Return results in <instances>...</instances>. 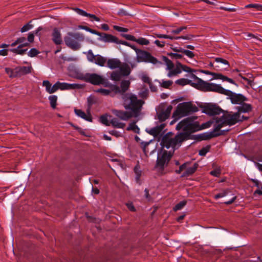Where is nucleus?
Segmentation results:
<instances>
[{
    "mask_svg": "<svg viewBox=\"0 0 262 262\" xmlns=\"http://www.w3.org/2000/svg\"><path fill=\"white\" fill-rule=\"evenodd\" d=\"M190 77L193 81L182 78L177 80L175 83L181 86L189 84L193 88L204 92L212 91L224 95H228L230 93V91L225 89L220 84L204 81L194 74H191Z\"/></svg>",
    "mask_w": 262,
    "mask_h": 262,
    "instance_id": "f257e3e1",
    "label": "nucleus"
},
{
    "mask_svg": "<svg viewBox=\"0 0 262 262\" xmlns=\"http://www.w3.org/2000/svg\"><path fill=\"white\" fill-rule=\"evenodd\" d=\"M197 117H188L180 122L176 126V129L183 130V133H186L188 135V137L191 133H194L202 129L210 127V123L207 122L200 125L199 122L195 120Z\"/></svg>",
    "mask_w": 262,
    "mask_h": 262,
    "instance_id": "f03ea898",
    "label": "nucleus"
},
{
    "mask_svg": "<svg viewBox=\"0 0 262 262\" xmlns=\"http://www.w3.org/2000/svg\"><path fill=\"white\" fill-rule=\"evenodd\" d=\"M188 139V135L186 133H181L173 137L172 134L168 133L163 137L161 145L163 148H172L174 150L179 148L182 142Z\"/></svg>",
    "mask_w": 262,
    "mask_h": 262,
    "instance_id": "7ed1b4c3",
    "label": "nucleus"
},
{
    "mask_svg": "<svg viewBox=\"0 0 262 262\" xmlns=\"http://www.w3.org/2000/svg\"><path fill=\"white\" fill-rule=\"evenodd\" d=\"M123 105L126 110H130L134 117H136L140 114L144 102L137 98V97L132 93H126L122 97Z\"/></svg>",
    "mask_w": 262,
    "mask_h": 262,
    "instance_id": "20e7f679",
    "label": "nucleus"
},
{
    "mask_svg": "<svg viewBox=\"0 0 262 262\" xmlns=\"http://www.w3.org/2000/svg\"><path fill=\"white\" fill-rule=\"evenodd\" d=\"M198 111V107L192 102H184L177 105L176 110L173 113L172 117L176 119H180Z\"/></svg>",
    "mask_w": 262,
    "mask_h": 262,
    "instance_id": "39448f33",
    "label": "nucleus"
},
{
    "mask_svg": "<svg viewBox=\"0 0 262 262\" xmlns=\"http://www.w3.org/2000/svg\"><path fill=\"white\" fill-rule=\"evenodd\" d=\"M247 119L248 117L241 116L239 113L229 112L224 114L221 120L217 121L216 123L222 124L223 127L225 125H233Z\"/></svg>",
    "mask_w": 262,
    "mask_h": 262,
    "instance_id": "423d86ee",
    "label": "nucleus"
},
{
    "mask_svg": "<svg viewBox=\"0 0 262 262\" xmlns=\"http://www.w3.org/2000/svg\"><path fill=\"white\" fill-rule=\"evenodd\" d=\"M83 39V35L81 33L69 32L67 36L64 37V40L68 47L74 50H77L80 48L79 41H82Z\"/></svg>",
    "mask_w": 262,
    "mask_h": 262,
    "instance_id": "0eeeda50",
    "label": "nucleus"
},
{
    "mask_svg": "<svg viewBox=\"0 0 262 262\" xmlns=\"http://www.w3.org/2000/svg\"><path fill=\"white\" fill-rule=\"evenodd\" d=\"M166 63V71L167 72V76L169 78H172L178 76L181 73V63L177 62L174 64L170 59L166 57H163Z\"/></svg>",
    "mask_w": 262,
    "mask_h": 262,
    "instance_id": "6e6552de",
    "label": "nucleus"
},
{
    "mask_svg": "<svg viewBox=\"0 0 262 262\" xmlns=\"http://www.w3.org/2000/svg\"><path fill=\"white\" fill-rule=\"evenodd\" d=\"M76 78L78 79L90 82L94 85L104 84L105 82V79L102 76L95 73L80 74L77 75Z\"/></svg>",
    "mask_w": 262,
    "mask_h": 262,
    "instance_id": "1a4fd4ad",
    "label": "nucleus"
},
{
    "mask_svg": "<svg viewBox=\"0 0 262 262\" xmlns=\"http://www.w3.org/2000/svg\"><path fill=\"white\" fill-rule=\"evenodd\" d=\"M136 61L137 62H149L154 64L161 63L150 53L141 50L136 51Z\"/></svg>",
    "mask_w": 262,
    "mask_h": 262,
    "instance_id": "9d476101",
    "label": "nucleus"
},
{
    "mask_svg": "<svg viewBox=\"0 0 262 262\" xmlns=\"http://www.w3.org/2000/svg\"><path fill=\"white\" fill-rule=\"evenodd\" d=\"M172 155L167 151H164L158 154L157 160L156 168L159 171H162L170 161Z\"/></svg>",
    "mask_w": 262,
    "mask_h": 262,
    "instance_id": "9b49d317",
    "label": "nucleus"
},
{
    "mask_svg": "<svg viewBox=\"0 0 262 262\" xmlns=\"http://www.w3.org/2000/svg\"><path fill=\"white\" fill-rule=\"evenodd\" d=\"M222 127V124L220 123H215L214 129L209 133H206L202 135V140H209L212 138L219 136L224 134V130H221Z\"/></svg>",
    "mask_w": 262,
    "mask_h": 262,
    "instance_id": "f8f14e48",
    "label": "nucleus"
},
{
    "mask_svg": "<svg viewBox=\"0 0 262 262\" xmlns=\"http://www.w3.org/2000/svg\"><path fill=\"white\" fill-rule=\"evenodd\" d=\"M136 67L137 63L135 62H121L119 69L122 76H127L130 74L132 70Z\"/></svg>",
    "mask_w": 262,
    "mask_h": 262,
    "instance_id": "ddd939ff",
    "label": "nucleus"
},
{
    "mask_svg": "<svg viewBox=\"0 0 262 262\" xmlns=\"http://www.w3.org/2000/svg\"><path fill=\"white\" fill-rule=\"evenodd\" d=\"M222 111L220 107L212 104H207L203 107V112L210 116L219 115Z\"/></svg>",
    "mask_w": 262,
    "mask_h": 262,
    "instance_id": "4468645a",
    "label": "nucleus"
},
{
    "mask_svg": "<svg viewBox=\"0 0 262 262\" xmlns=\"http://www.w3.org/2000/svg\"><path fill=\"white\" fill-rule=\"evenodd\" d=\"M101 40L105 42H113L116 44H122L124 45H128V42L126 41H121L118 38L113 36V35L106 34V33H101Z\"/></svg>",
    "mask_w": 262,
    "mask_h": 262,
    "instance_id": "2eb2a0df",
    "label": "nucleus"
},
{
    "mask_svg": "<svg viewBox=\"0 0 262 262\" xmlns=\"http://www.w3.org/2000/svg\"><path fill=\"white\" fill-rule=\"evenodd\" d=\"M57 91L58 90L61 91L71 90L79 89L81 88V85L77 83H68L67 82H56Z\"/></svg>",
    "mask_w": 262,
    "mask_h": 262,
    "instance_id": "dca6fc26",
    "label": "nucleus"
},
{
    "mask_svg": "<svg viewBox=\"0 0 262 262\" xmlns=\"http://www.w3.org/2000/svg\"><path fill=\"white\" fill-rule=\"evenodd\" d=\"M52 40L53 42L56 45H61L62 43V38L60 29L55 27L52 32Z\"/></svg>",
    "mask_w": 262,
    "mask_h": 262,
    "instance_id": "f3484780",
    "label": "nucleus"
},
{
    "mask_svg": "<svg viewBox=\"0 0 262 262\" xmlns=\"http://www.w3.org/2000/svg\"><path fill=\"white\" fill-rule=\"evenodd\" d=\"M112 112L115 116L123 120L126 121L131 117H134V114H133L132 112L113 110Z\"/></svg>",
    "mask_w": 262,
    "mask_h": 262,
    "instance_id": "a211bd4d",
    "label": "nucleus"
},
{
    "mask_svg": "<svg viewBox=\"0 0 262 262\" xmlns=\"http://www.w3.org/2000/svg\"><path fill=\"white\" fill-rule=\"evenodd\" d=\"M74 10L79 15L85 16V17H89L91 21L95 20L96 21H100V19L99 17H97L95 15L93 14L88 13L85 11L80 9L79 8H74Z\"/></svg>",
    "mask_w": 262,
    "mask_h": 262,
    "instance_id": "6ab92c4d",
    "label": "nucleus"
},
{
    "mask_svg": "<svg viewBox=\"0 0 262 262\" xmlns=\"http://www.w3.org/2000/svg\"><path fill=\"white\" fill-rule=\"evenodd\" d=\"M42 86L45 88L46 91L49 94H53L57 91L56 82L52 85L49 80H43Z\"/></svg>",
    "mask_w": 262,
    "mask_h": 262,
    "instance_id": "aec40b11",
    "label": "nucleus"
},
{
    "mask_svg": "<svg viewBox=\"0 0 262 262\" xmlns=\"http://www.w3.org/2000/svg\"><path fill=\"white\" fill-rule=\"evenodd\" d=\"M172 107L171 105L168 106L166 108L158 114V119L161 121H165L170 116Z\"/></svg>",
    "mask_w": 262,
    "mask_h": 262,
    "instance_id": "412c9836",
    "label": "nucleus"
},
{
    "mask_svg": "<svg viewBox=\"0 0 262 262\" xmlns=\"http://www.w3.org/2000/svg\"><path fill=\"white\" fill-rule=\"evenodd\" d=\"M155 35L159 38H165V39H169L170 40L174 39H188V37L185 36H176L172 35L169 34H161L160 33H155Z\"/></svg>",
    "mask_w": 262,
    "mask_h": 262,
    "instance_id": "4be33fe9",
    "label": "nucleus"
},
{
    "mask_svg": "<svg viewBox=\"0 0 262 262\" xmlns=\"http://www.w3.org/2000/svg\"><path fill=\"white\" fill-rule=\"evenodd\" d=\"M213 79H221L223 81H228V82H229L231 84H236L235 82L232 79L228 78V77L223 75L221 73H217L213 72V74H212V78H211V80H213Z\"/></svg>",
    "mask_w": 262,
    "mask_h": 262,
    "instance_id": "5701e85b",
    "label": "nucleus"
},
{
    "mask_svg": "<svg viewBox=\"0 0 262 262\" xmlns=\"http://www.w3.org/2000/svg\"><path fill=\"white\" fill-rule=\"evenodd\" d=\"M121 61L117 58H111L107 60V66L111 69L119 68Z\"/></svg>",
    "mask_w": 262,
    "mask_h": 262,
    "instance_id": "b1692460",
    "label": "nucleus"
},
{
    "mask_svg": "<svg viewBox=\"0 0 262 262\" xmlns=\"http://www.w3.org/2000/svg\"><path fill=\"white\" fill-rule=\"evenodd\" d=\"M74 112L75 114L79 117L86 120L88 121L92 122V118L90 113L85 114L83 111L81 110L75 109Z\"/></svg>",
    "mask_w": 262,
    "mask_h": 262,
    "instance_id": "393cba45",
    "label": "nucleus"
},
{
    "mask_svg": "<svg viewBox=\"0 0 262 262\" xmlns=\"http://www.w3.org/2000/svg\"><path fill=\"white\" fill-rule=\"evenodd\" d=\"M18 76L20 77L22 75H24L31 72L32 67L31 66L28 67H16Z\"/></svg>",
    "mask_w": 262,
    "mask_h": 262,
    "instance_id": "a878e982",
    "label": "nucleus"
},
{
    "mask_svg": "<svg viewBox=\"0 0 262 262\" xmlns=\"http://www.w3.org/2000/svg\"><path fill=\"white\" fill-rule=\"evenodd\" d=\"M245 100L244 96L241 94H235L231 97V101L233 104H241Z\"/></svg>",
    "mask_w": 262,
    "mask_h": 262,
    "instance_id": "bb28decb",
    "label": "nucleus"
},
{
    "mask_svg": "<svg viewBox=\"0 0 262 262\" xmlns=\"http://www.w3.org/2000/svg\"><path fill=\"white\" fill-rule=\"evenodd\" d=\"M198 166L196 163H195L192 167H188L187 165L186 168L184 169L185 171L183 173L182 177H187L192 174L196 171Z\"/></svg>",
    "mask_w": 262,
    "mask_h": 262,
    "instance_id": "cd10ccee",
    "label": "nucleus"
},
{
    "mask_svg": "<svg viewBox=\"0 0 262 262\" xmlns=\"http://www.w3.org/2000/svg\"><path fill=\"white\" fill-rule=\"evenodd\" d=\"M214 60L217 64L220 65V64H223L226 67L224 68H221L220 67V69H223V71L228 70V68L230 67V64H229V62L227 60H226L224 58H220V57H216L215 58Z\"/></svg>",
    "mask_w": 262,
    "mask_h": 262,
    "instance_id": "c85d7f7f",
    "label": "nucleus"
},
{
    "mask_svg": "<svg viewBox=\"0 0 262 262\" xmlns=\"http://www.w3.org/2000/svg\"><path fill=\"white\" fill-rule=\"evenodd\" d=\"M252 106L249 104L243 103L241 106L237 107L238 112L237 113L241 114V113H248L251 111Z\"/></svg>",
    "mask_w": 262,
    "mask_h": 262,
    "instance_id": "c756f323",
    "label": "nucleus"
},
{
    "mask_svg": "<svg viewBox=\"0 0 262 262\" xmlns=\"http://www.w3.org/2000/svg\"><path fill=\"white\" fill-rule=\"evenodd\" d=\"M28 46H29V42L24 43L19 45L17 48L11 49V51L14 53L23 55L27 50V49H22L21 48Z\"/></svg>",
    "mask_w": 262,
    "mask_h": 262,
    "instance_id": "7c9ffc66",
    "label": "nucleus"
},
{
    "mask_svg": "<svg viewBox=\"0 0 262 262\" xmlns=\"http://www.w3.org/2000/svg\"><path fill=\"white\" fill-rule=\"evenodd\" d=\"M94 62L99 66L103 67L107 62V59L106 58L98 54L96 55L95 60Z\"/></svg>",
    "mask_w": 262,
    "mask_h": 262,
    "instance_id": "2f4dec72",
    "label": "nucleus"
},
{
    "mask_svg": "<svg viewBox=\"0 0 262 262\" xmlns=\"http://www.w3.org/2000/svg\"><path fill=\"white\" fill-rule=\"evenodd\" d=\"M111 124L115 128H124L125 126L124 123L120 122L117 118H113L110 121Z\"/></svg>",
    "mask_w": 262,
    "mask_h": 262,
    "instance_id": "473e14b6",
    "label": "nucleus"
},
{
    "mask_svg": "<svg viewBox=\"0 0 262 262\" xmlns=\"http://www.w3.org/2000/svg\"><path fill=\"white\" fill-rule=\"evenodd\" d=\"M5 71L6 73L9 75V76L11 78L19 77L16 68L13 69L9 68H6L5 69Z\"/></svg>",
    "mask_w": 262,
    "mask_h": 262,
    "instance_id": "72a5a7b5",
    "label": "nucleus"
},
{
    "mask_svg": "<svg viewBox=\"0 0 262 262\" xmlns=\"http://www.w3.org/2000/svg\"><path fill=\"white\" fill-rule=\"evenodd\" d=\"M130 82L129 80H122L120 84V89L122 93L125 92L129 88Z\"/></svg>",
    "mask_w": 262,
    "mask_h": 262,
    "instance_id": "f704fd0d",
    "label": "nucleus"
},
{
    "mask_svg": "<svg viewBox=\"0 0 262 262\" xmlns=\"http://www.w3.org/2000/svg\"><path fill=\"white\" fill-rule=\"evenodd\" d=\"M122 76L120 72L114 71L111 73L110 78L113 81H118L121 79Z\"/></svg>",
    "mask_w": 262,
    "mask_h": 262,
    "instance_id": "c9c22d12",
    "label": "nucleus"
},
{
    "mask_svg": "<svg viewBox=\"0 0 262 262\" xmlns=\"http://www.w3.org/2000/svg\"><path fill=\"white\" fill-rule=\"evenodd\" d=\"M126 129L127 130H132L135 133H139L140 131V129L136 124L135 122L130 123Z\"/></svg>",
    "mask_w": 262,
    "mask_h": 262,
    "instance_id": "e433bc0d",
    "label": "nucleus"
},
{
    "mask_svg": "<svg viewBox=\"0 0 262 262\" xmlns=\"http://www.w3.org/2000/svg\"><path fill=\"white\" fill-rule=\"evenodd\" d=\"M51 106L53 108H55L57 104V97L56 95H51L49 97Z\"/></svg>",
    "mask_w": 262,
    "mask_h": 262,
    "instance_id": "4c0bfd02",
    "label": "nucleus"
},
{
    "mask_svg": "<svg viewBox=\"0 0 262 262\" xmlns=\"http://www.w3.org/2000/svg\"><path fill=\"white\" fill-rule=\"evenodd\" d=\"M181 72H182V71H183L186 72L190 73L191 75L194 74L193 73L195 72V71H196L195 70L190 68L188 66H186V65H183L182 63H181Z\"/></svg>",
    "mask_w": 262,
    "mask_h": 262,
    "instance_id": "58836bf2",
    "label": "nucleus"
},
{
    "mask_svg": "<svg viewBox=\"0 0 262 262\" xmlns=\"http://www.w3.org/2000/svg\"><path fill=\"white\" fill-rule=\"evenodd\" d=\"M172 84V81H171V80H162L160 82V86H162V88H166V89H167L170 86H171Z\"/></svg>",
    "mask_w": 262,
    "mask_h": 262,
    "instance_id": "ea45409f",
    "label": "nucleus"
},
{
    "mask_svg": "<svg viewBox=\"0 0 262 262\" xmlns=\"http://www.w3.org/2000/svg\"><path fill=\"white\" fill-rule=\"evenodd\" d=\"M136 42L141 45H148L149 43V41L143 37H140L136 38Z\"/></svg>",
    "mask_w": 262,
    "mask_h": 262,
    "instance_id": "a19ab883",
    "label": "nucleus"
},
{
    "mask_svg": "<svg viewBox=\"0 0 262 262\" xmlns=\"http://www.w3.org/2000/svg\"><path fill=\"white\" fill-rule=\"evenodd\" d=\"M187 29L186 27H181L176 29H172L169 31V32L171 33V35L175 36L174 35H177L180 34L183 30Z\"/></svg>",
    "mask_w": 262,
    "mask_h": 262,
    "instance_id": "79ce46f5",
    "label": "nucleus"
},
{
    "mask_svg": "<svg viewBox=\"0 0 262 262\" xmlns=\"http://www.w3.org/2000/svg\"><path fill=\"white\" fill-rule=\"evenodd\" d=\"M96 92L100 93L104 96H107L111 95V91L104 89H99L95 91Z\"/></svg>",
    "mask_w": 262,
    "mask_h": 262,
    "instance_id": "37998d69",
    "label": "nucleus"
},
{
    "mask_svg": "<svg viewBox=\"0 0 262 262\" xmlns=\"http://www.w3.org/2000/svg\"><path fill=\"white\" fill-rule=\"evenodd\" d=\"M79 28L81 29H84V30H86V31H88L93 34H95V35H97L98 36L101 35L100 33L97 32V31H96L95 30L92 29L86 26H79Z\"/></svg>",
    "mask_w": 262,
    "mask_h": 262,
    "instance_id": "c03bdc74",
    "label": "nucleus"
},
{
    "mask_svg": "<svg viewBox=\"0 0 262 262\" xmlns=\"http://www.w3.org/2000/svg\"><path fill=\"white\" fill-rule=\"evenodd\" d=\"M181 53H169L168 55L172 59H180L183 57V55L180 54Z\"/></svg>",
    "mask_w": 262,
    "mask_h": 262,
    "instance_id": "a18cd8bd",
    "label": "nucleus"
},
{
    "mask_svg": "<svg viewBox=\"0 0 262 262\" xmlns=\"http://www.w3.org/2000/svg\"><path fill=\"white\" fill-rule=\"evenodd\" d=\"M96 58V55H94L92 50H89L87 54L88 60L92 62H94Z\"/></svg>",
    "mask_w": 262,
    "mask_h": 262,
    "instance_id": "49530a36",
    "label": "nucleus"
},
{
    "mask_svg": "<svg viewBox=\"0 0 262 262\" xmlns=\"http://www.w3.org/2000/svg\"><path fill=\"white\" fill-rule=\"evenodd\" d=\"M186 202L183 201L177 204L173 208V210L174 211H178L182 209V208L186 205Z\"/></svg>",
    "mask_w": 262,
    "mask_h": 262,
    "instance_id": "de8ad7c7",
    "label": "nucleus"
},
{
    "mask_svg": "<svg viewBox=\"0 0 262 262\" xmlns=\"http://www.w3.org/2000/svg\"><path fill=\"white\" fill-rule=\"evenodd\" d=\"M100 120L102 124H103L106 126H109L111 124L110 122H109L108 120L107 115H103V116H101V117L100 118Z\"/></svg>",
    "mask_w": 262,
    "mask_h": 262,
    "instance_id": "09e8293b",
    "label": "nucleus"
},
{
    "mask_svg": "<svg viewBox=\"0 0 262 262\" xmlns=\"http://www.w3.org/2000/svg\"><path fill=\"white\" fill-rule=\"evenodd\" d=\"M39 53V52L38 50H37L35 48H32L28 52V55L29 56L31 57H33L36 56Z\"/></svg>",
    "mask_w": 262,
    "mask_h": 262,
    "instance_id": "8fccbe9b",
    "label": "nucleus"
},
{
    "mask_svg": "<svg viewBox=\"0 0 262 262\" xmlns=\"http://www.w3.org/2000/svg\"><path fill=\"white\" fill-rule=\"evenodd\" d=\"M182 53H184L185 55H186L187 57L190 58H192L194 56V53L189 50H185L183 48Z\"/></svg>",
    "mask_w": 262,
    "mask_h": 262,
    "instance_id": "3c124183",
    "label": "nucleus"
},
{
    "mask_svg": "<svg viewBox=\"0 0 262 262\" xmlns=\"http://www.w3.org/2000/svg\"><path fill=\"white\" fill-rule=\"evenodd\" d=\"M33 28V25L30 24V23H28L26 25H25L21 28V30H20V31L21 32H26L29 30H30L31 29H32Z\"/></svg>",
    "mask_w": 262,
    "mask_h": 262,
    "instance_id": "603ef678",
    "label": "nucleus"
},
{
    "mask_svg": "<svg viewBox=\"0 0 262 262\" xmlns=\"http://www.w3.org/2000/svg\"><path fill=\"white\" fill-rule=\"evenodd\" d=\"M111 92H114L115 94L122 93L121 89L116 85H112L111 86Z\"/></svg>",
    "mask_w": 262,
    "mask_h": 262,
    "instance_id": "864d4df0",
    "label": "nucleus"
},
{
    "mask_svg": "<svg viewBox=\"0 0 262 262\" xmlns=\"http://www.w3.org/2000/svg\"><path fill=\"white\" fill-rule=\"evenodd\" d=\"M113 28L116 31L120 32H127L128 31V29L127 28H123L118 26H114Z\"/></svg>",
    "mask_w": 262,
    "mask_h": 262,
    "instance_id": "5fc2aeb1",
    "label": "nucleus"
},
{
    "mask_svg": "<svg viewBox=\"0 0 262 262\" xmlns=\"http://www.w3.org/2000/svg\"><path fill=\"white\" fill-rule=\"evenodd\" d=\"M208 66L212 68L213 70L217 71H222L223 69H220V65L215 64L214 65L213 63L210 62Z\"/></svg>",
    "mask_w": 262,
    "mask_h": 262,
    "instance_id": "6e6d98bb",
    "label": "nucleus"
},
{
    "mask_svg": "<svg viewBox=\"0 0 262 262\" xmlns=\"http://www.w3.org/2000/svg\"><path fill=\"white\" fill-rule=\"evenodd\" d=\"M210 174L215 177H219L221 174V170L220 169H215L212 170L210 172Z\"/></svg>",
    "mask_w": 262,
    "mask_h": 262,
    "instance_id": "4d7b16f0",
    "label": "nucleus"
},
{
    "mask_svg": "<svg viewBox=\"0 0 262 262\" xmlns=\"http://www.w3.org/2000/svg\"><path fill=\"white\" fill-rule=\"evenodd\" d=\"M227 193H228L227 190H224L223 192L216 194L214 196V198L215 199H218L219 198L224 197L227 194Z\"/></svg>",
    "mask_w": 262,
    "mask_h": 262,
    "instance_id": "13d9d810",
    "label": "nucleus"
},
{
    "mask_svg": "<svg viewBox=\"0 0 262 262\" xmlns=\"http://www.w3.org/2000/svg\"><path fill=\"white\" fill-rule=\"evenodd\" d=\"M141 79L145 83L149 84L151 82L150 79L147 75L145 74L142 75L141 77Z\"/></svg>",
    "mask_w": 262,
    "mask_h": 262,
    "instance_id": "bf43d9fd",
    "label": "nucleus"
},
{
    "mask_svg": "<svg viewBox=\"0 0 262 262\" xmlns=\"http://www.w3.org/2000/svg\"><path fill=\"white\" fill-rule=\"evenodd\" d=\"M188 165V163H185L180 166L179 169L177 170L178 173H180L182 171L184 170L186 168V166Z\"/></svg>",
    "mask_w": 262,
    "mask_h": 262,
    "instance_id": "052dcab7",
    "label": "nucleus"
},
{
    "mask_svg": "<svg viewBox=\"0 0 262 262\" xmlns=\"http://www.w3.org/2000/svg\"><path fill=\"white\" fill-rule=\"evenodd\" d=\"M220 9L225 10L228 12H235L236 9L234 8H227L225 7H220Z\"/></svg>",
    "mask_w": 262,
    "mask_h": 262,
    "instance_id": "680f3d73",
    "label": "nucleus"
},
{
    "mask_svg": "<svg viewBox=\"0 0 262 262\" xmlns=\"http://www.w3.org/2000/svg\"><path fill=\"white\" fill-rule=\"evenodd\" d=\"M124 36L127 40H132V41L136 42V38L132 35L126 34V35H124Z\"/></svg>",
    "mask_w": 262,
    "mask_h": 262,
    "instance_id": "e2e57ef3",
    "label": "nucleus"
},
{
    "mask_svg": "<svg viewBox=\"0 0 262 262\" xmlns=\"http://www.w3.org/2000/svg\"><path fill=\"white\" fill-rule=\"evenodd\" d=\"M154 43L159 47L162 48L165 45V42L164 41H160L159 40H156L154 41Z\"/></svg>",
    "mask_w": 262,
    "mask_h": 262,
    "instance_id": "0e129e2a",
    "label": "nucleus"
},
{
    "mask_svg": "<svg viewBox=\"0 0 262 262\" xmlns=\"http://www.w3.org/2000/svg\"><path fill=\"white\" fill-rule=\"evenodd\" d=\"M34 35L33 33H29L28 36V41L29 42H32L34 41Z\"/></svg>",
    "mask_w": 262,
    "mask_h": 262,
    "instance_id": "69168bd1",
    "label": "nucleus"
},
{
    "mask_svg": "<svg viewBox=\"0 0 262 262\" xmlns=\"http://www.w3.org/2000/svg\"><path fill=\"white\" fill-rule=\"evenodd\" d=\"M171 50L176 53H182L183 48L181 47H171Z\"/></svg>",
    "mask_w": 262,
    "mask_h": 262,
    "instance_id": "338daca9",
    "label": "nucleus"
},
{
    "mask_svg": "<svg viewBox=\"0 0 262 262\" xmlns=\"http://www.w3.org/2000/svg\"><path fill=\"white\" fill-rule=\"evenodd\" d=\"M255 166L258 169L259 171L262 172V164L254 162Z\"/></svg>",
    "mask_w": 262,
    "mask_h": 262,
    "instance_id": "774afa93",
    "label": "nucleus"
}]
</instances>
